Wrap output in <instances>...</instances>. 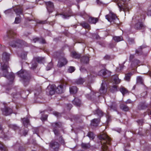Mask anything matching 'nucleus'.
Segmentation results:
<instances>
[{
  "instance_id": "1",
  "label": "nucleus",
  "mask_w": 151,
  "mask_h": 151,
  "mask_svg": "<svg viewBox=\"0 0 151 151\" xmlns=\"http://www.w3.org/2000/svg\"><path fill=\"white\" fill-rule=\"evenodd\" d=\"M9 57L10 55L7 53L4 52L3 53L2 58L3 62L1 63V68L3 72L4 76L12 81L14 78V74L13 73H11L8 76H7L8 73L7 68L9 67L7 61L9 60Z\"/></svg>"
},
{
  "instance_id": "2",
  "label": "nucleus",
  "mask_w": 151,
  "mask_h": 151,
  "mask_svg": "<svg viewBox=\"0 0 151 151\" xmlns=\"http://www.w3.org/2000/svg\"><path fill=\"white\" fill-rule=\"evenodd\" d=\"M98 138L100 140L102 145L101 148L102 151H107L108 150V145L111 144V140L110 138L104 133L101 134Z\"/></svg>"
},
{
  "instance_id": "3",
  "label": "nucleus",
  "mask_w": 151,
  "mask_h": 151,
  "mask_svg": "<svg viewBox=\"0 0 151 151\" xmlns=\"http://www.w3.org/2000/svg\"><path fill=\"white\" fill-rule=\"evenodd\" d=\"M129 0H118L117 1V5L120 11L123 10L127 8V4Z\"/></svg>"
},
{
  "instance_id": "4",
  "label": "nucleus",
  "mask_w": 151,
  "mask_h": 151,
  "mask_svg": "<svg viewBox=\"0 0 151 151\" xmlns=\"http://www.w3.org/2000/svg\"><path fill=\"white\" fill-rule=\"evenodd\" d=\"M106 19L108 20V21L111 22L112 21L114 22L116 21L117 22V24L119 22L118 19L116 15L112 12H110L109 14L105 16Z\"/></svg>"
},
{
  "instance_id": "5",
  "label": "nucleus",
  "mask_w": 151,
  "mask_h": 151,
  "mask_svg": "<svg viewBox=\"0 0 151 151\" xmlns=\"http://www.w3.org/2000/svg\"><path fill=\"white\" fill-rule=\"evenodd\" d=\"M67 83L63 81L56 88H55L56 92L58 93H61L63 92L64 86L65 87L67 84Z\"/></svg>"
},
{
  "instance_id": "6",
  "label": "nucleus",
  "mask_w": 151,
  "mask_h": 151,
  "mask_svg": "<svg viewBox=\"0 0 151 151\" xmlns=\"http://www.w3.org/2000/svg\"><path fill=\"white\" fill-rule=\"evenodd\" d=\"M67 62L68 61L65 58H61L60 59L57 66L58 67L61 68L65 65Z\"/></svg>"
},
{
  "instance_id": "7",
  "label": "nucleus",
  "mask_w": 151,
  "mask_h": 151,
  "mask_svg": "<svg viewBox=\"0 0 151 151\" xmlns=\"http://www.w3.org/2000/svg\"><path fill=\"white\" fill-rule=\"evenodd\" d=\"M3 114L5 116H8L12 112V110L10 108L5 107L2 110Z\"/></svg>"
},
{
  "instance_id": "8",
  "label": "nucleus",
  "mask_w": 151,
  "mask_h": 151,
  "mask_svg": "<svg viewBox=\"0 0 151 151\" xmlns=\"http://www.w3.org/2000/svg\"><path fill=\"white\" fill-rule=\"evenodd\" d=\"M47 9L49 12H52L53 9L54 5L50 1L46 2Z\"/></svg>"
},
{
  "instance_id": "9",
  "label": "nucleus",
  "mask_w": 151,
  "mask_h": 151,
  "mask_svg": "<svg viewBox=\"0 0 151 151\" xmlns=\"http://www.w3.org/2000/svg\"><path fill=\"white\" fill-rule=\"evenodd\" d=\"M50 146L54 149L55 151H58L59 147V144L57 142H52L50 143Z\"/></svg>"
},
{
  "instance_id": "10",
  "label": "nucleus",
  "mask_w": 151,
  "mask_h": 151,
  "mask_svg": "<svg viewBox=\"0 0 151 151\" xmlns=\"http://www.w3.org/2000/svg\"><path fill=\"white\" fill-rule=\"evenodd\" d=\"M134 27L137 29H144L145 27L142 22H139L135 24Z\"/></svg>"
},
{
  "instance_id": "11",
  "label": "nucleus",
  "mask_w": 151,
  "mask_h": 151,
  "mask_svg": "<svg viewBox=\"0 0 151 151\" xmlns=\"http://www.w3.org/2000/svg\"><path fill=\"white\" fill-rule=\"evenodd\" d=\"M14 10L17 15H19L22 13V9L20 6H18L14 8Z\"/></svg>"
},
{
  "instance_id": "12",
  "label": "nucleus",
  "mask_w": 151,
  "mask_h": 151,
  "mask_svg": "<svg viewBox=\"0 0 151 151\" xmlns=\"http://www.w3.org/2000/svg\"><path fill=\"white\" fill-rule=\"evenodd\" d=\"M30 79V77L29 76H23L22 81L23 84L24 86H26L28 84Z\"/></svg>"
},
{
  "instance_id": "13",
  "label": "nucleus",
  "mask_w": 151,
  "mask_h": 151,
  "mask_svg": "<svg viewBox=\"0 0 151 151\" xmlns=\"http://www.w3.org/2000/svg\"><path fill=\"white\" fill-rule=\"evenodd\" d=\"M52 127H53L54 128H57V127H59V124H58L57 123H53L52 124ZM53 130L55 135H58V134H59V132L57 130L55 129L54 128Z\"/></svg>"
},
{
  "instance_id": "14",
  "label": "nucleus",
  "mask_w": 151,
  "mask_h": 151,
  "mask_svg": "<svg viewBox=\"0 0 151 151\" xmlns=\"http://www.w3.org/2000/svg\"><path fill=\"white\" fill-rule=\"evenodd\" d=\"M99 119H94L91 121V124L92 126L96 127L98 125L99 122Z\"/></svg>"
},
{
  "instance_id": "15",
  "label": "nucleus",
  "mask_w": 151,
  "mask_h": 151,
  "mask_svg": "<svg viewBox=\"0 0 151 151\" xmlns=\"http://www.w3.org/2000/svg\"><path fill=\"white\" fill-rule=\"evenodd\" d=\"M89 61V58L86 56H84L81 58V63L82 64H87Z\"/></svg>"
},
{
  "instance_id": "16",
  "label": "nucleus",
  "mask_w": 151,
  "mask_h": 151,
  "mask_svg": "<svg viewBox=\"0 0 151 151\" xmlns=\"http://www.w3.org/2000/svg\"><path fill=\"white\" fill-rule=\"evenodd\" d=\"M70 92L71 93L74 94L77 93L78 88L75 86H72L70 87Z\"/></svg>"
},
{
  "instance_id": "17",
  "label": "nucleus",
  "mask_w": 151,
  "mask_h": 151,
  "mask_svg": "<svg viewBox=\"0 0 151 151\" xmlns=\"http://www.w3.org/2000/svg\"><path fill=\"white\" fill-rule=\"evenodd\" d=\"M72 102L73 104L78 106H79L81 104L80 100L77 98H75Z\"/></svg>"
},
{
  "instance_id": "18",
  "label": "nucleus",
  "mask_w": 151,
  "mask_h": 151,
  "mask_svg": "<svg viewBox=\"0 0 151 151\" xmlns=\"http://www.w3.org/2000/svg\"><path fill=\"white\" fill-rule=\"evenodd\" d=\"M33 41H34V42H36L37 41H38L42 43H45V40L42 38H39L37 37L36 38L33 40Z\"/></svg>"
},
{
  "instance_id": "19",
  "label": "nucleus",
  "mask_w": 151,
  "mask_h": 151,
  "mask_svg": "<svg viewBox=\"0 0 151 151\" xmlns=\"http://www.w3.org/2000/svg\"><path fill=\"white\" fill-rule=\"evenodd\" d=\"M85 82V80L84 79L80 78L77 80L75 81V83L77 84H83Z\"/></svg>"
},
{
  "instance_id": "20",
  "label": "nucleus",
  "mask_w": 151,
  "mask_h": 151,
  "mask_svg": "<svg viewBox=\"0 0 151 151\" xmlns=\"http://www.w3.org/2000/svg\"><path fill=\"white\" fill-rule=\"evenodd\" d=\"M98 21V19L96 18L90 17L89 19V22L91 24H95Z\"/></svg>"
},
{
  "instance_id": "21",
  "label": "nucleus",
  "mask_w": 151,
  "mask_h": 151,
  "mask_svg": "<svg viewBox=\"0 0 151 151\" xmlns=\"http://www.w3.org/2000/svg\"><path fill=\"white\" fill-rule=\"evenodd\" d=\"M99 91L100 93L101 94H105L106 92V90L105 89V87L103 86V83L101 85Z\"/></svg>"
},
{
  "instance_id": "22",
  "label": "nucleus",
  "mask_w": 151,
  "mask_h": 151,
  "mask_svg": "<svg viewBox=\"0 0 151 151\" xmlns=\"http://www.w3.org/2000/svg\"><path fill=\"white\" fill-rule=\"evenodd\" d=\"M113 40L116 42H119L123 40L122 36H114L113 37Z\"/></svg>"
},
{
  "instance_id": "23",
  "label": "nucleus",
  "mask_w": 151,
  "mask_h": 151,
  "mask_svg": "<svg viewBox=\"0 0 151 151\" xmlns=\"http://www.w3.org/2000/svg\"><path fill=\"white\" fill-rule=\"evenodd\" d=\"M31 66L30 67L31 69H33L35 68L37 66V63L35 60H33L31 63Z\"/></svg>"
},
{
  "instance_id": "24",
  "label": "nucleus",
  "mask_w": 151,
  "mask_h": 151,
  "mask_svg": "<svg viewBox=\"0 0 151 151\" xmlns=\"http://www.w3.org/2000/svg\"><path fill=\"white\" fill-rule=\"evenodd\" d=\"M18 54L22 58L24 59L25 58L26 56L27 55V53L26 52L23 51L22 52L21 54L20 53V52H18Z\"/></svg>"
},
{
  "instance_id": "25",
  "label": "nucleus",
  "mask_w": 151,
  "mask_h": 151,
  "mask_svg": "<svg viewBox=\"0 0 151 151\" xmlns=\"http://www.w3.org/2000/svg\"><path fill=\"white\" fill-rule=\"evenodd\" d=\"M21 45V41L20 40H19L17 41L14 44H10L11 46L14 47H19V45Z\"/></svg>"
},
{
  "instance_id": "26",
  "label": "nucleus",
  "mask_w": 151,
  "mask_h": 151,
  "mask_svg": "<svg viewBox=\"0 0 151 151\" xmlns=\"http://www.w3.org/2000/svg\"><path fill=\"white\" fill-rule=\"evenodd\" d=\"M137 82L138 83L142 84L143 81L142 77L140 76L137 77Z\"/></svg>"
},
{
  "instance_id": "27",
  "label": "nucleus",
  "mask_w": 151,
  "mask_h": 151,
  "mask_svg": "<svg viewBox=\"0 0 151 151\" xmlns=\"http://www.w3.org/2000/svg\"><path fill=\"white\" fill-rule=\"evenodd\" d=\"M81 25L83 27L86 29H90V25L87 23L83 22L81 24Z\"/></svg>"
},
{
  "instance_id": "28",
  "label": "nucleus",
  "mask_w": 151,
  "mask_h": 151,
  "mask_svg": "<svg viewBox=\"0 0 151 151\" xmlns=\"http://www.w3.org/2000/svg\"><path fill=\"white\" fill-rule=\"evenodd\" d=\"M120 107L121 109L125 111H127L129 110L128 107L124 104H121Z\"/></svg>"
},
{
  "instance_id": "29",
  "label": "nucleus",
  "mask_w": 151,
  "mask_h": 151,
  "mask_svg": "<svg viewBox=\"0 0 151 151\" xmlns=\"http://www.w3.org/2000/svg\"><path fill=\"white\" fill-rule=\"evenodd\" d=\"M23 124L24 126L27 125L29 123V120L27 118H24L22 119Z\"/></svg>"
},
{
  "instance_id": "30",
  "label": "nucleus",
  "mask_w": 151,
  "mask_h": 151,
  "mask_svg": "<svg viewBox=\"0 0 151 151\" xmlns=\"http://www.w3.org/2000/svg\"><path fill=\"white\" fill-rule=\"evenodd\" d=\"M132 75V74L131 73H129L126 74L124 78L125 80L127 81H129L130 80L131 76Z\"/></svg>"
},
{
  "instance_id": "31",
  "label": "nucleus",
  "mask_w": 151,
  "mask_h": 151,
  "mask_svg": "<svg viewBox=\"0 0 151 151\" xmlns=\"http://www.w3.org/2000/svg\"><path fill=\"white\" fill-rule=\"evenodd\" d=\"M97 114L98 116L101 117L103 115V112L100 110L98 109L96 110L94 112V114Z\"/></svg>"
},
{
  "instance_id": "32",
  "label": "nucleus",
  "mask_w": 151,
  "mask_h": 151,
  "mask_svg": "<svg viewBox=\"0 0 151 151\" xmlns=\"http://www.w3.org/2000/svg\"><path fill=\"white\" fill-rule=\"evenodd\" d=\"M120 91L123 95L126 94L128 92V91L127 89L124 87L121 88L120 89Z\"/></svg>"
},
{
  "instance_id": "33",
  "label": "nucleus",
  "mask_w": 151,
  "mask_h": 151,
  "mask_svg": "<svg viewBox=\"0 0 151 151\" xmlns=\"http://www.w3.org/2000/svg\"><path fill=\"white\" fill-rule=\"evenodd\" d=\"M81 147L84 149H88L90 147V145L89 143L85 144L82 143L81 144Z\"/></svg>"
},
{
  "instance_id": "34",
  "label": "nucleus",
  "mask_w": 151,
  "mask_h": 151,
  "mask_svg": "<svg viewBox=\"0 0 151 151\" xmlns=\"http://www.w3.org/2000/svg\"><path fill=\"white\" fill-rule=\"evenodd\" d=\"M55 91V88L53 86L51 87L49 91V94L51 95H52L54 94Z\"/></svg>"
},
{
  "instance_id": "35",
  "label": "nucleus",
  "mask_w": 151,
  "mask_h": 151,
  "mask_svg": "<svg viewBox=\"0 0 151 151\" xmlns=\"http://www.w3.org/2000/svg\"><path fill=\"white\" fill-rule=\"evenodd\" d=\"M109 106L111 109L115 110L116 109L117 105L115 102H113L112 103L111 105H109Z\"/></svg>"
},
{
  "instance_id": "36",
  "label": "nucleus",
  "mask_w": 151,
  "mask_h": 151,
  "mask_svg": "<svg viewBox=\"0 0 151 151\" xmlns=\"http://www.w3.org/2000/svg\"><path fill=\"white\" fill-rule=\"evenodd\" d=\"M106 71L104 69L101 70L99 72L98 74L100 76H104L106 75Z\"/></svg>"
},
{
  "instance_id": "37",
  "label": "nucleus",
  "mask_w": 151,
  "mask_h": 151,
  "mask_svg": "<svg viewBox=\"0 0 151 151\" xmlns=\"http://www.w3.org/2000/svg\"><path fill=\"white\" fill-rule=\"evenodd\" d=\"M73 57L76 58H80V55L78 54L76 52H74L72 53Z\"/></svg>"
},
{
  "instance_id": "38",
  "label": "nucleus",
  "mask_w": 151,
  "mask_h": 151,
  "mask_svg": "<svg viewBox=\"0 0 151 151\" xmlns=\"http://www.w3.org/2000/svg\"><path fill=\"white\" fill-rule=\"evenodd\" d=\"M88 137L91 139H93L94 138V136L92 132H89L88 134Z\"/></svg>"
},
{
  "instance_id": "39",
  "label": "nucleus",
  "mask_w": 151,
  "mask_h": 151,
  "mask_svg": "<svg viewBox=\"0 0 151 151\" xmlns=\"http://www.w3.org/2000/svg\"><path fill=\"white\" fill-rule=\"evenodd\" d=\"M75 70V69L74 67L73 66L70 67L68 70V71L70 73H72L74 72Z\"/></svg>"
},
{
  "instance_id": "40",
  "label": "nucleus",
  "mask_w": 151,
  "mask_h": 151,
  "mask_svg": "<svg viewBox=\"0 0 151 151\" xmlns=\"http://www.w3.org/2000/svg\"><path fill=\"white\" fill-rule=\"evenodd\" d=\"M52 63H49L47 65L46 67L47 70H50L52 67Z\"/></svg>"
},
{
  "instance_id": "41",
  "label": "nucleus",
  "mask_w": 151,
  "mask_h": 151,
  "mask_svg": "<svg viewBox=\"0 0 151 151\" xmlns=\"http://www.w3.org/2000/svg\"><path fill=\"white\" fill-rule=\"evenodd\" d=\"M44 58L42 57H37L36 58V61L39 63H40L44 60Z\"/></svg>"
},
{
  "instance_id": "42",
  "label": "nucleus",
  "mask_w": 151,
  "mask_h": 151,
  "mask_svg": "<svg viewBox=\"0 0 151 151\" xmlns=\"http://www.w3.org/2000/svg\"><path fill=\"white\" fill-rule=\"evenodd\" d=\"M114 81L116 84H118L120 82V80L119 79V78L116 77L115 78H114Z\"/></svg>"
},
{
  "instance_id": "43",
  "label": "nucleus",
  "mask_w": 151,
  "mask_h": 151,
  "mask_svg": "<svg viewBox=\"0 0 151 151\" xmlns=\"http://www.w3.org/2000/svg\"><path fill=\"white\" fill-rule=\"evenodd\" d=\"M110 90L111 91L114 92V91H116L117 90V86L114 85V86L112 88H110Z\"/></svg>"
},
{
  "instance_id": "44",
  "label": "nucleus",
  "mask_w": 151,
  "mask_h": 151,
  "mask_svg": "<svg viewBox=\"0 0 151 151\" xmlns=\"http://www.w3.org/2000/svg\"><path fill=\"white\" fill-rule=\"evenodd\" d=\"M60 15L62 16L63 18L65 19H68L69 17L71 16V15L68 14H60Z\"/></svg>"
},
{
  "instance_id": "45",
  "label": "nucleus",
  "mask_w": 151,
  "mask_h": 151,
  "mask_svg": "<svg viewBox=\"0 0 151 151\" xmlns=\"http://www.w3.org/2000/svg\"><path fill=\"white\" fill-rule=\"evenodd\" d=\"M21 21L20 19L18 17L15 18L14 23L16 24H19Z\"/></svg>"
},
{
  "instance_id": "46",
  "label": "nucleus",
  "mask_w": 151,
  "mask_h": 151,
  "mask_svg": "<svg viewBox=\"0 0 151 151\" xmlns=\"http://www.w3.org/2000/svg\"><path fill=\"white\" fill-rule=\"evenodd\" d=\"M15 33L12 30H10L8 32L9 36H11L12 37L13 35H14Z\"/></svg>"
},
{
  "instance_id": "47",
  "label": "nucleus",
  "mask_w": 151,
  "mask_h": 151,
  "mask_svg": "<svg viewBox=\"0 0 151 151\" xmlns=\"http://www.w3.org/2000/svg\"><path fill=\"white\" fill-rule=\"evenodd\" d=\"M139 105L141 106L142 109H144L147 107V106L145 103L141 104Z\"/></svg>"
},
{
  "instance_id": "48",
  "label": "nucleus",
  "mask_w": 151,
  "mask_h": 151,
  "mask_svg": "<svg viewBox=\"0 0 151 151\" xmlns=\"http://www.w3.org/2000/svg\"><path fill=\"white\" fill-rule=\"evenodd\" d=\"M53 114H54L55 116H56L57 117H58L61 115L60 114V113H59L57 112H55V111L54 112H53Z\"/></svg>"
},
{
  "instance_id": "49",
  "label": "nucleus",
  "mask_w": 151,
  "mask_h": 151,
  "mask_svg": "<svg viewBox=\"0 0 151 151\" xmlns=\"http://www.w3.org/2000/svg\"><path fill=\"white\" fill-rule=\"evenodd\" d=\"M11 11H12L11 9H9L5 11L4 12L6 14H7L11 13Z\"/></svg>"
},
{
  "instance_id": "50",
  "label": "nucleus",
  "mask_w": 151,
  "mask_h": 151,
  "mask_svg": "<svg viewBox=\"0 0 151 151\" xmlns=\"http://www.w3.org/2000/svg\"><path fill=\"white\" fill-rule=\"evenodd\" d=\"M11 127L14 129H16L18 128V127L15 125H12L11 126Z\"/></svg>"
},
{
  "instance_id": "51",
  "label": "nucleus",
  "mask_w": 151,
  "mask_h": 151,
  "mask_svg": "<svg viewBox=\"0 0 151 151\" xmlns=\"http://www.w3.org/2000/svg\"><path fill=\"white\" fill-rule=\"evenodd\" d=\"M142 46H140L139 48V51L138 50H136V53H139V51H141V50L142 49Z\"/></svg>"
},
{
  "instance_id": "52",
  "label": "nucleus",
  "mask_w": 151,
  "mask_h": 151,
  "mask_svg": "<svg viewBox=\"0 0 151 151\" xmlns=\"http://www.w3.org/2000/svg\"><path fill=\"white\" fill-rule=\"evenodd\" d=\"M147 13L148 16H151V10H149Z\"/></svg>"
},
{
  "instance_id": "53",
  "label": "nucleus",
  "mask_w": 151,
  "mask_h": 151,
  "mask_svg": "<svg viewBox=\"0 0 151 151\" xmlns=\"http://www.w3.org/2000/svg\"><path fill=\"white\" fill-rule=\"evenodd\" d=\"M96 2L99 5H101L103 4V3L99 0H96Z\"/></svg>"
},
{
  "instance_id": "54",
  "label": "nucleus",
  "mask_w": 151,
  "mask_h": 151,
  "mask_svg": "<svg viewBox=\"0 0 151 151\" xmlns=\"http://www.w3.org/2000/svg\"><path fill=\"white\" fill-rule=\"evenodd\" d=\"M47 115H45L44 117H42V119L43 120H45L47 119Z\"/></svg>"
},
{
  "instance_id": "55",
  "label": "nucleus",
  "mask_w": 151,
  "mask_h": 151,
  "mask_svg": "<svg viewBox=\"0 0 151 151\" xmlns=\"http://www.w3.org/2000/svg\"><path fill=\"white\" fill-rule=\"evenodd\" d=\"M132 103V101L130 99H128L127 100V101L126 102V103L127 104V103Z\"/></svg>"
},
{
  "instance_id": "56",
  "label": "nucleus",
  "mask_w": 151,
  "mask_h": 151,
  "mask_svg": "<svg viewBox=\"0 0 151 151\" xmlns=\"http://www.w3.org/2000/svg\"><path fill=\"white\" fill-rule=\"evenodd\" d=\"M3 145H2V144L0 142V149L1 150H2L3 149Z\"/></svg>"
},
{
  "instance_id": "57",
  "label": "nucleus",
  "mask_w": 151,
  "mask_h": 151,
  "mask_svg": "<svg viewBox=\"0 0 151 151\" xmlns=\"http://www.w3.org/2000/svg\"><path fill=\"white\" fill-rule=\"evenodd\" d=\"M104 58L105 59H109L110 58V57L109 55H106L104 57Z\"/></svg>"
},
{
  "instance_id": "58",
  "label": "nucleus",
  "mask_w": 151,
  "mask_h": 151,
  "mask_svg": "<svg viewBox=\"0 0 151 151\" xmlns=\"http://www.w3.org/2000/svg\"><path fill=\"white\" fill-rule=\"evenodd\" d=\"M60 139L61 140V141L60 142L61 143H63V144H64V141L63 140V139H62V137H60Z\"/></svg>"
},
{
  "instance_id": "59",
  "label": "nucleus",
  "mask_w": 151,
  "mask_h": 151,
  "mask_svg": "<svg viewBox=\"0 0 151 151\" xmlns=\"http://www.w3.org/2000/svg\"><path fill=\"white\" fill-rule=\"evenodd\" d=\"M134 58V55H131L130 56V59H132Z\"/></svg>"
},
{
  "instance_id": "60",
  "label": "nucleus",
  "mask_w": 151,
  "mask_h": 151,
  "mask_svg": "<svg viewBox=\"0 0 151 151\" xmlns=\"http://www.w3.org/2000/svg\"><path fill=\"white\" fill-rule=\"evenodd\" d=\"M41 24H44L45 23V22L43 21H40L38 22H37Z\"/></svg>"
},
{
  "instance_id": "61",
  "label": "nucleus",
  "mask_w": 151,
  "mask_h": 151,
  "mask_svg": "<svg viewBox=\"0 0 151 151\" xmlns=\"http://www.w3.org/2000/svg\"><path fill=\"white\" fill-rule=\"evenodd\" d=\"M128 41H131L132 42H134V40H133L132 39H129Z\"/></svg>"
},
{
  "instance_id": "62",
  "label": "nucleus",
  "mask_w": 151,
  "mask_h": 151,
  "mask_svg": "<svg viewBox=\"0 0 151 151\" xmlns=\"http://www.w3.org/2000/svg\"><path fill=\"white\" fill-rule=\"evenodd\" d=\"M68 106H69L70 109H71L72 107V105L71 104H68Z\"/></svg>"
},
{
  "instance_id": "63",
  "label": "nucleus",
  "mask_w": 151,
  "mask_h": 151,
  "mask_svg": "<svg viewBox=\"0 0 151 151\" xmlns=\"http://www.w3.org/2000/svg\"><path fill=\"white\" fill-rule=\"evenodd\" d=\"M3 129L2 126L0 124V130H2L3 131Z\"/></svg>"
},
{
  "instance_id": "64",
  "label": "nucleus",
  "mask_w": 151,
  "mask_h": 151,
  "mask_svg": "<svg viewBox=\"0 0 151 151\" xmlns=\"http://www.w3.org/2000/svg\"><path fill=\"white\" fill-rule=\"evenodd\" d=\"M137 63H139V60H136Z\"/></svg>"
}]
</instances>
